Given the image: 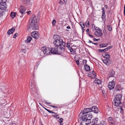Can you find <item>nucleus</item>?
<instances>
[{"instance_id": "864d4df0", "label": "nucleus", "mask_w": 125, "mask_h": 125, "mask_svg": "<svg viewBox=\"0 0 125 125\" xmlns=\"http://www.w3.org/2000/svg\"><path fill=\"white\" fill-rule=\"evenodd\" d=\"M76 63L78 65H79V61L77 60V61H76Z\"/></svg>"}, {"instance_id": "774afa93", "label": "nucleus", "mask_w": 125, "mask_h": 125, "mask_svg": "<svg viewBox=\"0 0 125 125\" xmlns=\"http://www.w3.org/2000/svg\"><path fill=\"white\" fill-rule=\"evenodd\" d=\"M104 6H105V8H106V9H107V6L106 5H105Z\"/></svg>"}, {"instance_id": "0e129e2a", "label": "nucleus", "mask_w": 125, "mask_h": 125, "mask_svg": "<svg viewBox=\"0 0 125 125\" xmlns=\"http://www.w3.org/2000/svg\"><path fill=\"white\" fill-rule=\"evenodd\" d=\"M86 31L87 32H89V29H86Z\"/></svg>"}, {"instance_id": "58836bf2", "label": "nucleus", "mask_w": 125, "mask_h": 125, "mask_svg": "<svg viewBox=\"0 0 125 125\" xmlns=\"http://www.w3.org/2000/svg\"><path fill=\"white\" fill-rule=\"evenodd\" d=\"M81 23L80 24V25L82 27V28H83L85 27V26L84 25V23L82 22H80Z\"/></svg>"}, {"instance_id": "f704fd0d", "label": "nucleus", "mask_w": 125, "mask_h": 125, "mask_svg": "<svg viewBox=\"0 0 125 125\" xmlns=\"http://www.w3.org/2000/svg\"><path fill=\"white\" fill-rule=\"evenodd\" d=\"M103 62L106 65H108V61L107 59H105L103 60Z\"/></svg>"}, {"instance_id": "6ab92c4d", "label": "nucleus", "mask_w": 125, "mask_h": 125, "mask_svg": "<svg viewBox=\"0 0 125 125\" xmlns=\"http://www.w3.org/2000/svg\"><path fill=\"white\" fill-rule=\"evenodd\" d=\"M32 39V37L30 36H28L27 37V39L25 40V42L27 43L30 42Z\"/></svg>"}, {"instance_id": "e2e57ef3", "label": "nucleus", "mask_w": 125, "mask_h": 125, "mask_svg": "<svg viewBox=\"0 0 125 125\" xmlns=\"http://www.w3.org/2000/svg\"><path fill=\"white\" fill-rule=\"evenodd\" d=\"M68 47V49L69 50H70V49H71V47H70V46H69V47Z\"/></svg>"}, {"instance_id": "412c9836", "label": "nucleus", "mask_w": 125, "mask_h": 125, "mask_svg": "<svg viewBox=\"0 0 125 125\" xmlns=\"http://www.w3.org/2000/svg\"><path fill=\"white\" fill-rule=\"evenodd\" d=\"M94 70L93 71L90 72L88 74L89 77H91L92 79H93V76H94Z\"/></svg>"}, {"instance_id": "5701e85b", "label": "nucleus", "mask_w": 125, "mask_h": 125, "mask_svg": "<svg viewBox=\"0 0 125 125\" xmlns=\"http://www.w3.org/2000/svg\"><path fill=\"white\" fill-rule=\"evenodd\" d=\"M53 38L55 41L58 40L59 39L60 37L59 35H54L53 37Z\"/></svg>"}, {"instance_id": "cd10ccee", "label": "nucleus", "mask_w": 125, "mask_h": 125, "mask_svg": "<svg viewBox=\"0 0 125 125\" xmlns=\"http://www.w3.org/2000/svg\"><path fill=\"white\" fill-rule=\"evenodd\" d=\"M10 15L11 17L13 18L16 16V13L11 12Z\"/></svg>"}, {"instance_id": "9b49d317", "label": "nucleus", "mask_w": 125, "mask_h": 125, "mask_svg": "<svg viewBox=\"0 0 125 125\" xmlns=\"http://www.w3.org/2000/svg\"><path fill=\"white\" fill-rule=\"evenodd\" d=\"M96 76V74L94 72V83L97 84H101L102 82V81L101 80L95 77Z\"/></svg>"}, {"instance_id": "680f3d73", "label": "nucleus", "mask_w": 125, "mask_h": 125, "mask_svg": "<svg viewBox=\"0 0 125 125\" xmlns=\"http://www.w3.org/2000/svg\"><path fill=\"white\" fill-rule=\"evenodd\" d=\"M2 13L0 12V17L1 16H2Z\"/></svg>"}, {"instance_id": "4c0bfd02", "label": "nucleus", "mask_w": 125, "mask_h": 125, "mask_svg": "<svg viewBox=\"0 0 125 125\" xmlns=\"http://www.w3.org/2000/svg\"><path fill=\"white\" fill-rule=\"evenodd\" d=\"M6 0H0V3H1L2 4H4L6 1Z\"/></svg>"}, {"instance_id": "423d86ee", "label": "nucleus", "mask_w": 125, "mask_h": 125, "mask_svg": "<svg viewBox=\"0 0 125 125\" xmlns=\"http://www.w3.org/2000/svg\"><path fill=\"white\" fill-rule=\"evenodd\" d=\"M94 28L95 29V31H94V34L95 35L97 36H100L102 35V31L100 29L98 28V29L97 30L95 28L94 26Z\"/></svg>"}, {"instance_id": "8fccbe9b", "label": "nucleus", "mask_w": 125, "mask_h": 125, "mask_svg": "<svg viewBox=\"0 0 125 125\" xmlns=\"http://www.w3.org/2000/svg\"><path fill=\"white\" fill-rule=\"evenodd\" d=\"M21 51L22 52H23L24 53H25L26 52V50L25 49H23L21 50Z\"/></svg>"}, {"instance_id": "052dcab7", "label": "nucleus", "mask_w": 125, "mask_h": 125, "mask_svg": "<svg viewBox=\"0 0 125 125\" xmlns=\"http://www.w3.org/2000/svg\"><path fill=\"white\" fill-rule=\"evenodd\" d=\"M89 35L91 38H93V36L91 35V34H89Z\"/></svg>"}, {"instance_id": "9d476101", "label": "nucleus", "mask_w": 125, "mask_h": 125, "mask_svg": "<svg viewBox=\"0 0 125 125\" xmlns=\"http://www.w3.org/2000/svg\"><path fill=\"white\" fill-rule=\"evenodd\" d=\"M102 20L105 22L106 21L105 18V10L104 8V7L102 8Z\"/></svg>"}, {"instance_id": "aec40b11", "label": "nucleus", "mask_w": 125, "mask_h": 125, "mask_svg": "<svg viewBox=\"0 0 125 125\" xmlns=\"http://www.w3.org/2000/svg\"><path fill=\"white\" fill-rule=\"evenodd\" d=\"M115 72L113 70L110 71H109V77H113L115 74Z\"/></svg>"}, {"instance_id": "f3484780", "label": "nucleus", "mask_w": 125, "mask_h": 125, "mask_svg": "<svg viewBox=\"0 0 125 125\" xmlns=\"http://www.w3.org/2000/svg\"><path fill=\"white\" fill-rule=\"evenodd\" d=\"M108 122L110 123L112 125H113L114 123V121L112 117H109L108 118Z\"/></svg>"}, {"instance_id": "20e7f679", "label": "nucleus", "mask_w": 125, "mask_h": 125, "mask_svg": "<svg viewBox=\"0 0 125 125\" xmlns=\"http://www.w3.org/2000/svg\"><path fill=\"white\" fill-rule=\"evenodd\" d=\"M59 48H58L57 47V48H52L51 49V52L52 53L55 54H59V53H60L63 52L64 51L62 50H60L59 51Z\"/></svg>"}, {"instance_id": "3c124183", "label": "nucleus", "mask_w": 125, "mask_h": 125, "mask_svg": "<svg viewBox=\"0 0 125 125\" xmlns=\"http://www.w3.org/2000/svg\"><path fill=\"white\" fill-rule=\"evenodd\" d=\"M66 46L67 47H69L70 46V44L69 43H68V42L67 43Z\"/></svg>"}, {"instance_id": "ea45409f", "label": "nucleus", "mask_w": 125, "mask_h": 125, "mask_svg": "<svg viewBox=\"0 0 125 125\" xmlns=\"http://www.w3.org/2000/svg\"><path fill=\"white\" fill-rule=\"evenodd\" d=\"M85 25L87 27H88L89 26V22L88 21H86L85 23Z\"/></svg>"}, {"instance_id": "bf43d9fd", "label": "nucleus", "mask_w": 125, "mask_h": 125, "mask_svg": "<svg viewBox=\"0 0 125 125\" xmlns=\"http://www.w3.org/2000/svg\"><path fill=\"white\" fill-rule=\"evenodd\" d=\"M89 41L88 42H89L90 43H92V44H94V43L92 42L91 41L89 40Z\"/></svg>"}, {"instance_id": "f257e3e1", "label": "nucleus", "mask_w": 125, "mask_h": 125, "mask_svg": "<svg viewBox=\"0 0 125 125\" xmlns=\"http://www.w3.org/2000/svg\"><path fill=\"white\" fill-rule=\"evenodd\" d=\"M39 21L36 19L35 15H32L29 21L28 26L29 28L33 30H38L39 28L38 23Z\"/></svg>"}, {"instance_id": "603ef678", "label": "nucleus", "mask_w": 125, "mask_h": 125, "mask_svg": "<svg viewBox=\"0 0 125 125\" xmlns=\"http://www.w3.org/2000/svg\"><path fill=\"white\" fill-rule=\"evenodd\" d=\"M31 12L30 11H27V12L28 15H30L31 14Z\"/></svg>"}, {"instance_id": "4be33fe9", "label": "nucleus", "mask_w": 125, "mask_h": 125, "mask_svg": "<svg viewBox=\"0 0 125 125\" xmlns=\"http://www.w3.org/2000/svg\"><path fill=\"white\" fill-rule=\"evenodd\" d=\"M85 69L87 71H89L90 70V68L89 66L87 65H85L84 66Z\"/></svg>"}, {"instance_id": "c9c22d12", "label": "nucleus", "mask_w": 125, "mask_h": 125, "mask_svg": "<svg viewBox=\"0 0 125 125\" xmlns=\"http://www.w3.org/2000/svg\"><path fill=\"white\" fill-rule=\"evenodd\" d=\"M56 21L55 20H53L52 22V24L53 26H55L56 25Z\"/></svg>"}, {"instance_id": "473e14b6", "label": "nucleus", "mask_w": 125, "mask_h": 125, "mask_svg": "<svg viewBox=\"0 0 125 125\" xmlns=\"http://www.w3.org/2000/svg\"><path fill=\"white\" fill-rule=\"evenodd\" d=\"M108 61V65H109L110 64H111L112 63V60L110 59H107Z\"/></svg>"}, {"instance_id": "79ce46f5", "label": "nucleus", "mask_w": 125, "mask_h": 125, "mask_svg": "<svg viewBox=\"0 0 125 125\" xmlns=\"http://www.w3.org/2000/svg\"><path fill=\"white\" fill-rule=\"evenodd\" d=\"M107 53L105 52H104L103 53H102V56L104 58L105 57V55Z\"/></svg>"}, {"instance_id": "1a4fd4ad", "label": "nucleus", "mask_w": 125, "mask_h": 125, "mask_svg": "<svg viewBox=\"0 0 125 125\" xmlns=\"http://www.w3.org/2000/svg\"><path fill=\"white\" fill-rule=\"evenodd\" d=\"M31 36L35 39H38L39 36V33L37 31H34L31 33Z\"/></svg>"}, {"instance_id": "b1692460", "label": "nucleus", "mask_w": 125, "mask_h": 125, "mask_svg": "<svg viewBox=\"0 0 125 125\" xmlns=\"http://www.w3.org/2000/svg\"><path fill=\"white\" fill-rule=\"evenodd\" d=\"M99 110L98 107L95 106H94V113H97L99 112Z\"/></svg>"}, {"instance_id": "de8ad7c7", "label": "nucleus", "mask_w": 125, "mask_h": 125, "mask_svg": "<svg viewBox=\"0 0 125 125\" xmlns=\"http://www.w3.org/2000/svg\"><path fill=\"white\" fill-rule=\"evenodd\" d=\"M54 117L57 119H59V116L58 115H56L54 116Z\"/></svg>"}, {"instance_id": "0eeeda50", "label": "nucleus", "mask_w": 125, "mask_h": 125, "mask_svg": "<svg viewBox=\"0 0 125 125\" xmlns=\"http://www.w3.org/2000/svg\"><path fill=\"white\" fill-rule=\"evenodd\" d=\"M115 83L114 81H112L109 83L108 86L110 90L113 89L115 86Z\"/></svg>"}, {"instance_id": "7ed1b4c3", "label": "nucleus", "mask_w": 125, "mask_h": 125, "mask_svg": "<svg viewBox=\"0 0 125 125\" xmlns=\"http://www.w3.org/2000/svg\"><path fill=\"white\" fill-rule=\"evenodd\" d=\"M53 43L57 47L59 48V51L60 50H62L64 51L66 44L62 39H60L58 40L55 41Z\"/></svg>"}, {"instance_id": "c756f323", "label": "nucleus", "mask_w": 125, "mask_h": 125, "mask_svg": "<svg viewBox=\"0 0 125 125\" xmlns=\"http://www.w3.org/2000/svg\"><path fill=\"white\" fill-rule=\"evenodd\" d=\"M107 28L109 31H112V28L111 26L108 25L107 26Z\"/></svg>"}, {"instance_id": "f8f14e48", "label": "nucleus", "mask_w": 125, "mask_h": 125, "mask_svg": "<svg viewBox=\"0 0 125 125\" xmlns=\"http://www.w3.org/2000/svg\"><path fill=\"white\" fill-rule=\"evenodd\" d=\"M31 85L30 88L31 89L32 91L34 93H36L37 92V89L36 87V85L34 83L32 82H31Z\"/></svg>"}, {"instance_id": "c03bdc74", "label": "nucleus", "mask_w": 125, "mask_h": 125, "mask_svg": "<svg viewBox=\"0 0 125 125\" xmlns=\"http://www.w3.org/2000/svg\"><path fill=\"white\" fill-rule=\"evenodd\" d=\"M124 110L123 108L121 110H120V113L122 115H123V114H124Z\"/></svg>"}, {"instance_id": "4468645a", "label": "nucleus", "mask_w": 125, "mask_h": 125, "mask_svg": "<svg viewBox=\"0 0 125 125\" xmlns=\"http://www.w3.org/2000/svg\"><path fill=\"white\" fill-rule=\"evenodd\" d=\"M115 105L116 106H119L121 104V102L120 100H114Z\"/></svg>"}, {"instance_id": "f03ea898", "label": "nucleus", "mask_w": 125, "mask_h": 125, "mask_svg": "<svg viewBox=\"0 0 125 125\" xmlns=\"http://www.w3.org/2000/svg\"><path fill=\"white\" fill-rule=\"evenodd\" d=\"M82 114L80 113L79 115L80 120L82 121L81 125H89L91 123V121H90V122L88 121V122L87 120L89 121L93 117L92 114H89L82 116ZM91 125H94V123Z\"/></svg>"}, {"instance_id": "69168bd1", "label": "nucleus", "mask_w": 125, "mask_h": 125, "mask_svg": "<svg viewBox=\"0 0 125 125\" xmlns=\"http://www.w3.org/2000/svg\"><path fill=\"white\" fill-rule=\"evenodd\" d=\"M73 51V49H72V48H71V49H70V51L71 52H72Z\"/></svg>"}, {"instance_id": "6e6d98bb", "label": "nucleus", "mask_w": 125, "mask_h": 125, "mask_svg": "<svg viewBox=\"0 0 125 125\" xmlns=\"http://www.w3.org/2000/svg\"><path fill=\"white\" fill-rule=\"evenodd\" d=\"M124 15H125V5L124 7Z\"/></svg>"}, {"instance_id": "2f4dec72", "label": "nucleus", "mask_w": 125, "mask_h": 125, "mask_svg": "<svg viewBox=\"0 0 125 125\" xmlns=\"http://www.w3.org/2000/svg\"><path fill=\"white\" fill-rule=\"evenodd\" d=\"M120 88V86L119 85H117L115 87V89L116 91H119Z\"/></svg>"}, {"instance_id": "ddd939ff", "label": "nucleus", "mask_w": 125, "mask_h": 125, "mask_svg": "<svg viewBox=\"0 0 125 125\" xmlns=\"http://www.w3.org/2000/svg\"><path fill=\"white\" fill-rule=\"evenodd\" d=\"M25 8L23 6L21 5V6L20 9V13L22 15L25 13Z\"/></svg>"}, {"instance_id": "2eb2a0df", "label": "nucleus", "mask_w": 125, "mask_h": 125, "mask_svg": "<svg viewBox=\"0 0 125 125\" xmlns=\"http://www.w3.org/2000/svg\"><path fill=\"white\" fill-rule=\"evenodd\" d=\"M102 94L104 98L106 97V90L105 88L103 89L102 90Z\"/></svg>"}, {"instance_id": "a878e982", "label": "nucleus", "mask_w": 125, "mask_h": 125, "mask_svg": "<svg viewBox=\"0 0 125 125\" xmlns=\"http://www.w3.org/2000/svg\"><path fill=\"white\" fill-rule=\"evenodd\" d=\"M30 0H22V2L25 4H28L30 1Z\"/></svg>"}, {"instance_id": "49530a36", "label": "nucleus", "mask_w": 125, "mask_h": 125, "mask_svg": "<svg viewBox=\"0 0 125 125\" xmlns=\"http://www.w3.org/2000/svg\"><path fill=\"white\" fill-rule=\"evenodd\" d=\"M49 112L50 113H52V114H56V113H55L54 112H53L52 111H51L50 110H49V112Z\"/></svg>"}, {"instance_id": "bb28decb", "label": "nucleus", "mask_w": 125, "mask_h": 125, "mask_svg": "<svg viewBox=\"0 0 125 125\" xmlns=\"http://www.w3.org/2000/svg\"><path fill=\"white\" fill-rule=\"evenodd\" d=\"M108 45V44H107L102 43L100 44V47L101 48L106 47Z\"/></svg>"}, {"instance_id": "393cba45", "label": "nucleus", "mask_w": 125, "mask_h": 125, "mask_svg": "<svg viewBox=\"0 0 125 125\" xmlns=\"http://www.w3.org/2000/svg\"><path fill=\"white\" fill-rule=\"evenodd\" d=\"M107 125V124L105 121H102L101 122L100 124H97L96 125Z\"/></svg>"}, {"instance_id": "13d9d810", "label": "nucleus", "mask_w": 125, "mask_h": 125, "mask_svg": "<svg viewBox=\"0 0 125 125\" xmlns=\"http://www.w3.org/2000/svg\"><path fill=\"white\" fill-rule=\"evenodd\" d=\"M100 40V39H97L96 38H94V41H97L98 40L99 41Z\"/></svg>"}, {"instance_id": "e433bc0d", "label": "nucleus", "mask_w": 125, "mask_h": 125, "mask_svg": "<svg viewBox=\"0 0 125 125\" xmlns=\"http://www.w3.org/2000/svg\"><path fill=\"white\" fill-rule=\"evenodd\" d=\"M110 55L107 53L105 55V58L106 59H108L110 57Z\"/></svg>"}, {"instance_id": "72a5a7b5", "label": "nucleus", "mask_w": 125, "mask_h": 125, "mask_svg": "<svg viewBox=\"0 0 125 125\" xmlns=\"http://www.w3.org/2000/svg\"><path fill=\"white\" fill-rule=\"evenodd\" d=\"M98 121V119L97 118L95 117L94 118V125H96Z\"/></svg>"}, {"instance_id": "7c9ffc66", "label": "nucleus", "mask_w": 125, "mask_h": 125, "mask_svg": "<svg viewBox=\"0 0 125 125\" xmlns=\"http://www.w3.org/2000/svg\"><path fill=\"white\" fill-rule=\"evenodd\" d=\"M6 7H4V5H2L1 4L0 5V9H6Z\"/></svg>"}, {"instance_id": "c85d7f7f", "label": "nucleus", "mask_w": 125, "mask_h": 125, "mask_svg": "<svg viewBox=\"0 0 125 125\" xmlns=\"http://www.w3.org/2000/svg\"><path fill=\"white\" fill-rule=\"evenodd\" d=\"M98 51H99L100 52H105L107 51V49L105 48V49H99L98 50Z\"/></svg>"}, {"instance_id": "338daca9", "label": "nucleus", "mask_w": 125, "mask_h": 125, "mask_svg": "<svg viewBox=\"0 0 125 125\" xmlns=\"http://www.w3.org/2000/svg\"><path fill=\"white\" fill-rule=\"evenodd\" d=\"M66 28L68 29H70V27L69 26H67Z\"/></svg>"}, {"instance_id": "37998d69", "label": "nucleus", "mask_w": 125, "mask_h": 125, "mask_svg": "<svg viewBox=\"0 0 125 125\" xmlns=\"http://www.w3.org/2000/svg\"><path fill=\"white\" fill-rule=\"evenodd\" d=\"M112 46L111 45L108 46L107 48H106V49H107V51L108 50L110 49L111 48H112Z\"/></svg>"}, {"instance_id": "4d7b16f0", "label": "nucleus", "mask_w": 125, "mask_h": 125, "mask_svg": "<svg viewBox=\"0 0 125 125\" xmlns=\"http://www.w3.org/2000/svg\"><path fill=\"white\" fill-rule=\"evenodd\" d=\"M118 109H120V110H121L123 108H122V107L121 106H119V107L118 108Z\"/></svg>"}, {"instance_id": "09e8293b", "label": "nucleus", "mask_w": 125, "mask_h": 125, "mask_svg": "<svg viewBox=\"0 0 125 125\" xmlns=\"http://www.w3.org/2000/svg\"><path fill=\"white\" fill-rule=\"evenodd\" d=\"M86 60H84L83 61V64L84 65H87L86 64Z\"/></svg>"}, {"instance_id": "39448f33", "label": "nucleus", "mask_w": 125, "mask_h": 125, "mask_svg": "<svg viewBox=\"0 0 125 125\" xmlns=\"http://www.w3.org/2000/svg\"><path fill=\"white\" fill-rule=\"evenodd\" d=\"M42 49L43 50L44 48L45 49L43 51H42L41 52H43L44 54L48 55L50 54H52L51 49L50 48H45L44 47H42Z\"/></svg>"}, {"instance_id": "a19ab883", "label": "nucleus", "mask_w": 125, "mask_h": 125, "mask_svg": "<svg viewBox=\"0 0 125 125\" xmlns=\"http://www.w3.org/2000/svg\"><path fill=\"white\" fill-rule=\"evenodd\" d=\"M63 119L62 118H61L59 119L58 121L60 123V124L62 123V122L63 121Z\"/></svg>"}, {"instance_id": "dca6fc26", "label": "nucleus", "mask_w": 125, "mask_h": 125, "mask_svg": "<svg viewBox=\"0 0 125 125\" xmlns=\"http://www.w3.org/2000/svg\"><path fill=\"white\" fill-rule=\"evenodd\" d=\"M15 28L13 27L11 29H10L8 31L7 33L8 35L12 34L15 31Z\"/></svg>"}, {"instance_id": "5fc2aeb1", "label": "nucleus", "mask_w": 125, "mask_h": 125, "mask_svg": "<svg viewBox=\"0 0 125 125\" xmlns=\"http://www.w3.org/2000/svg\"><path fill=\"white\" fill-rule=\"evenodd\" d=\"M50 106L53 107L54 108H58L56 106H53V105H50Z\"/></svg>"}, {"instance_id": "6e6552de", "label": "nucleus", "mask_w": 125, "mask_h": 125, "mask_svg": "<svg viewBox=\"0 0 125 125\" xmlns=\"http://www.w3.org/2000/svg\"><path fill=\"white\" fill-rule=\"evenodd\" d=\"M93 108V106H92L91 108H86L84 109L83 110V113H82V115H85V114L86 113H88L89 112H90L91 111H92V108Z\"/></svg>"}, {"instance_id": "a18cd8bd", "label": "nucleus", "mask_w": 125, "mask_h": 125, "mask_svg": "<svg viewBox=\"0 0 125 125\" xmlns=\"http://www.w3.org/2000/svg\"><path fill=\"white\" fill-rule=\"evenodd\" d=\"M18 35V33H15L13 37L14 38H16V37H17V36Z\"/></svg>"}, {"instance_id": "a211bd4d", "label": "nucleus", "mask_w": 125, "mask_h": 125, "mask_svg": "<svg viewBox=\"0 0 125 125\" xmlns=\"http://www.w3.org/2000/svg\"><path fill=\"white\" fill-rule=\"evenodd\" d=\"M122 95L119 94H118L116 95L115 97V100H120L122 97Z\"/></svg>"}]
</instances>
